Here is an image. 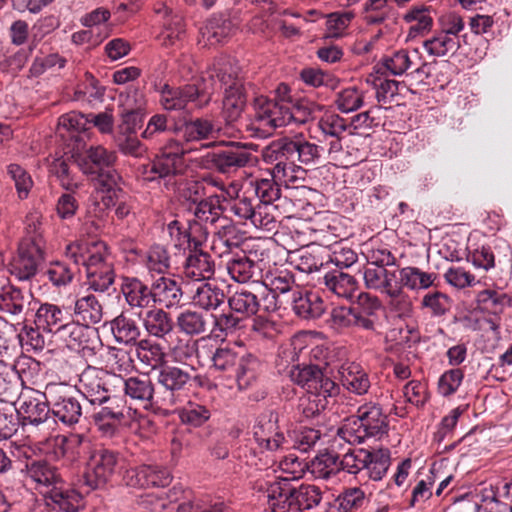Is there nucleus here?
Masks as SVG:
<instances>
[{"instance_id": "18", "label": "nucleus", "mask_w": 512, "mask_h": 512, "mask_svg": "<svg viewBox=\"0 0 512 512\" xmlns=\"http://www.w3.org/2000/svg\"><path fill=\"white\" fill-rule=\"evenodd\" d=\"M44 261V251L35 238H23L16 256L10 262L9 271L20 281L32 279Z\"/></svg>"}, {"instance_id": "58", "label": "nucleus", "mask_w": 512, "mask_h": 512, "mask_svg": "<svg viewBox=\"0 0 512 512\" xmlns=\"http://www.w3.org/2000/svg\"><path fill=\"white\" fill-rule=\"evenodd\" d=\"M7 175L14 182L17 196L20 200L28 198L34 185L29 172L17 163H11L6 168Z\"/></svg>"}, {"instance_id": "1", "label": "nucleus", "mask_w": 512, "mask_h": 512, "mask_svg": "<svg viewBox=\"0 0 512 512\" xmlns=\"http://www.w3.org/2000/svg\"><path fill=\"white\" fill-rule=\"evenodd\" d=\"M71 159L89 178L94 189L105 195L107 204H114V200L122 193V178L116 169V152L102 145H91L83 151L73 153Z\"/></svg>"}, {"instance_id": "10", "label": "nucleus", "mask_w": 512, "mask_h": 512, "mask_svg": "<svg viewBox=\"0 0 512 512\" xmlns=\"http://www.w3.org/2000/svg\"><path fill=\"white\" fill-rule=\"evenodd\" d=\"M42 396L50 405L54 417L53 423L56 422V419L67 426L79 422L82 416V407L74 387L66 383H48Z\"/></svg>"}, {"instance_id": "5", "label": "nucleus", "mask_w": 512, "mask_h": 512, "mask_svg": "<svg viewBox=\"0 0 512 512\" xmlns=\"http://www.w3.org/2000/svg\"><path fill=\"white\" fill-rule=\"evenodd\" d=\"M341 469L349 474L365 475L373 481H381L391 466V452L387 448L349 449L341 458Z\"/></svg>"}, {"instance_id": "43", "label": "nucleus", "mask_w": 512, "mask_h": 512, "mask_svg": "<svg viewBox=\"0 0 512 512\" xmlns=\"http://www.w3.org/2000/svg\"><path fill=\"white\" fill-rule=\"evenodd\" d=\"M122 293L131 307L148 308L153 301L152 287H148L137 278H126L122 285Z\"/></svg>"}, {"instance_id": "56", "label": "nucleus", "mask_w": 512, "mask_h": 512, "mask_svg": "<svg viewBox=\"0 0 512 512\" xmlns=\"http://www.w3.org/2000/svg\"><path fill=\"white\" fill-rule=\"evenodd\" d=\"M229 506L220 498L204 496L181 503L177 512H228Z\"/></svg>"}, {"instance_id": "31", "label": "nucleus", "mask_w": 512, "mask_h": 512, "mask_svg": "<svg viewBox=\"0 0 512 512\" xmlns=\"http://www.w3.org/2000/svg\"><path fill=\"white\" fill-rule=\"evenodd\" d=\"M327 323L331 329L338 333H344L353 327L365 330L375 329V321L361 318L358 314H355V308L348 306L334 307L330 312Z\"/></svg>"}, {"instance_id": "9", "label": "nucleus", "mask_w": 512, "mask_h": 512, "mask_svg": "<svg viewBox=\"0 0 512 512\" xmlns=\"http://www.w3.org/2000/svg\"><path fill=\"white\" fill-rule=\"evenodd\" d=\"M159 103L166 111L202 109L211 101V93L200 83L172 86L167 83L159 88Z\"/></svg>"}, {"instance_id": "7", "label": "nucleus", "mask_w": 512, "mask_h": 512, "mask_svg": "<svg viewBox=\"0 0 512 512\" xmlns=\"http://www.w3.org/2000/svg\"><path fill=\"white\" fill-rule=\"evenodd\" d=\"M121 471L120 454L107 448L95 449L87 462L81 488L85 493L103 489L112 483Z\"/></svg>"}, {"instance_id": "42", "label": "nucleus", "mask_w": 512, "mask_h": 512, "mask_svg": "<svg viewBox=\"0 0 512 512\" xmlns=\"http://www.w3.org/2000/svg\"><path fill=\"white\" fill-rule=\"evenodd\" d=\"M192 205L190 210L193 211L194 217L199 223L214 225L222 213L221 196L216 194L200 200L195 198Z\"/></svg>"}, {"instance_id": "25", "label": "nucleus", "mask_w": 512, "mask_h": 512, "mask_svg": "<svg viewBox=\"0 0 512 512\" xmlns=\"http://www.w3.org/2000/svg\"><path fill=\"white\" fill-rule=\"evenodd\" d=\"M290 304L295 315L301 319H317L326 310V304L322 297L310 290L295 286L290 296Z\"/></svg>"}, {"instance_id": "55", "label": "nucleus", "mask_w": 512, "mask_h": 512, "mask_svg": "<svg viewBox=\"0 0 512 512\" xmlns=\"http://www.w3.org/2000/svg\"><path fill=\"white\" fill-rule=\"evenodd\" d=\"M20 391L19 377L2 360H0V401L14 403Z\"/></svg>"}, {"instance_id": "40", "label": "nucleus", "mask_w": 512, "mask_h": 512, "mask_svg": "<svg viewBox=\"0 0 512 512\" xmlns=\"http://www.w3.org/2000/svg\"><path fill=\"white\" fill-rule=\"evenodd\" d=\"M228 306L246 321L261 311V299L258 294L243 288L228 298Z\"/></svg>"}, {"instance_id": "52", "label": "nucleus", "mask_w": 512, "mask_h": 512, "mask_svg": "<svg viewBox=\"0 0 512 512\" xmlns=\"http://www.w3.org/2000/svg\"><path fill=\"white\" fill-rule=\"evenodd\" d=\"M369 502V497L361 487L345 488L336 498L338 512H358Z\"/></svg>"}, {"instance_id": "45", "label": "nucleus", "mask_w": 512, "mask_h": 512, "mask_svg": "<svg viewBox=\"0 0 512 512\" xmlns=\"http://www.w3.org/2000/svg\"><path fill=\"white\" fill-rule=\"evenodd\" d=\"M192 300L195 306L203 310L202 312H209L224 303L225 293L217 285L202 283L196 288Z\"/></svg>"}, {"instance_id": "32", "label": "nucleus", "mask_w": 512, "mask_h": 512, "mask_svg": "<svg viewBox=\"0 0 512 512\" xmlns=\"http://www.w3.org/2000/svg\"><path fill=\"white\" fill-rule=\"evenodd\" d=\"M32 295L13 285L2 288L0 293V311L15 320L24 319Z\"/></svg>"}, {"instance_id": "3", "label": "nucleus", "mask_w": 512, "mask_h": 512, "mask_svg": "<svg viewBox=\"0 0 512 512\" xmlns=\"http://www.w3.org/2000/svg\"><path fill=\"white\" fill-rule=\"evenodd\" d=\"M389 431L388 415L382 406L373 401L364 402L356 413L345 419L338 435L349 443H363L368 438L381 439Z\"/></svg>"}, {"instance_id": "34", "label": "nucleus", "mask_w": 512, "mask_h": 512, "mask_svg": "<svg viewBox=\"0 0 512 512\" xmlns=\"http://www.w3.org/2000/svg\"><path fill=\"white\" fill-rule=\"evenodd\" d=\"M341 383L350 393L357 396L366 395L371 388L368 372L357 363L343 365L340 370Z\"/></svg>"}, {"instance_id": "60", "label": "nucleus", "mask_w": 512, "mask_h": 512, "mask_svg": "<svg viewBox=\"0 0 512 512\" xmlns=\"http://www.w3.org/2000/svg\"><path fill=\"white\" fill-rule=\"evenodd\" d=\"M341 458L334 452H325L315 457L312 461V472L317 473L319 477L330 478L338 471L342 470Z\"/></svg>"}, {"instance_id": "39", "label": "nucleus", "mask_w": 512, "mask_h": 512, "mask_svg": "<svg viewBox=\"0 0 512 512\" xmlns=\"http://www.w3.org/2000/svg\"><path fill=\"white\" fill-rule=\"evenodd\" d=\"M44 497L50 501L48 505L62 512H77L82 500L81 493L70 488L65 480Z\"/></svg>"}, {"instance_id": "63", "label": "nucleus", "mask_w": 512, "mask_h": 512, "mask_svg": "<svg viewBox=\"0 0 512 512\" xmlns=\"http://www.w3.org/2000/svg\"><path fill=\"white\" fill-rule=\"evenodd\" d=\"M50 172L58 179L60 186L67 191L76 192L81 187V183L71 173L69 164L64 159H55L50 165Z\"/></svg>"}, {"instance_id": "30", "label": "nucleus", "mask_w": 512, "mask_h": 512, "mask_svg": "<svg viewBox=\"0 0 512 512\" xmlns=\"http://www.w3.org/2000/svg\"><path fill=\"white\" fill-rule=\"evenodd\" d=\"M175 324L178 330L186 336H210L212 313L186 309L177 315Z\"/></svg>"}, {"instance_id": "33", "label": "nucleus", "mask_w": 512, "mask_h": 512, "mask_svg": "<svg viewBox=\"0 0 512 512\" xmlns=\"http://www.w3.org/2000/svg\"><path fill=\"white\" fill-rule=\"evenodd\" d=\"M228 274L239 283H246L255 277L261 276V262L255 260L251 255L236 254L226 264Z\"/></svg>"}, {"instance_id": "14", "label": "nucleus", "mask_w": 512, "mask_h": 512, "mask_svg": "<svg viewBox=\"0 0 512 512\" xmlns=\"http://www.w3.org/2000/svg\"><path fill=\"white\" fill-rule=\"evenodd\" d=\"M293 149L291 139L280 138L271 142L263 150V160L273 165L269 172L274 174L278 180L293 182L298 178V173L303 172L301 167L295 163Z\"/></svg>"}, {"instance_id": "36", "label": "nucleus", "mask_w": 512, "mask_h": 512, "mask_svg": "<svg viewBox=\"0 0 512 512\" xmlns=\"http://www.w3.org/2000/svg\"><path fill=\"white\" fill-rule=\"evenodd\" d=\"M153 302L166 308H173L180 304L183 292L180 284L169 277L161 276L152 285Z\"/></svg>"}, {"instance_id": "61", "label": "nucleus", "mask_w": 512, "mask_h": 512, "mask_svg": "<svg viewBox=\"0 0 512 512\" xmlns=\"http://www.w3.org/2000/svg\"><path fill=\"white\" fill-rule=\"evenodd\" d=\"M407 23H413L410 27V35H417L431 29L433 19L429 15V10L425 6H414L404 16Z\"/></svg>"}, {"instance_id": "16", "label": "nucleus", "mask_w": 512, "mask_h": 512, "mask_svg": "<svg viewBox=\"0 0 512 512\" xmlns=\"http://www.w3.org/2000/svg\"><path fill=\"white\" fill-rule=\"evenodd\" d=\"M26 462L21 472L24 474L26 483L33 486L43 496L47 495L57 485L64 481L59 469L45 459H33L27 452H24Z\"/></svg>"}, {"instance_id": "62", "label": "nucleus", "mask_w": 512, "mask_h": 512, "mask_svg": "<svg viewBox=\"0 0 512 512\" xmlns=\"http://www.w3.org/2000/svg\"><path fill=\"white\" fill-rule=\"evenodd\" d=\"M291 146H294L293 154L294 158L300 163L309 165L314 164L320 158L321 147L303 138L291 139Z\"/></svg>"}, {"instance_id": "17", "label": "nucleus", "mask_w": 512, "mask_h": 512, "mask_svg": "<svg viewBox=\"0 0 512 512\" xmlns=\"http://www.w3.org/2000/svg\"><path fill=\"white\" fill-rule=\"evenodd\" d=\"M215 72L218 80L227 86L221 115L227 124H232L240 118L246 105L245 87L226 67L215 68Z\"/></svg>"}, {"instance_id": "44", "label": "nucleus", "mask_w": 512, "mask_h": 512, "mask_svg": "<svg viewBox=\"0 0 512 512\" xmlns=\"http://www.w3.org/2000/svg\"><path fill=\"white\" fill-rule=\"evenodd\" d=\"M277 179L274 174L268 172L266 177H256L250 182L260 202L258 205L268 206V211H270V205L279 200L281 196V188L276 181Z\"/></svg>"}, {"instance_id": "57", "label": "nucleus", "mask_w": 512, "mask_h": 512, "mask_svg": "<svg viewBox=\"0 0 512 512\" xmlns=\"http://www.w3.org/2000/svg\"><path fill=\"white\" fill-rule=\"evenodd\" d=\"M423 46L430 55L442 57L449 52L455 53L460 44L458 38L441 31L432 38L425 40Z\"/></svg>"}, {"instance_id": "59", "label": "nucleus", "mask_w": 512, "mask_h": 512, "mask_svg": "<svg viewBox=\"0 0 512 512\" xmlns=\"http://www.w3.org/2000/svg\"><path fill=\"white\" fill-rule=\"evenodd\" d=\"M210 417L211 411L208 407L194 402H188L179 413V418L183 424L195 428L205 424Z\"/></svg>"}, {"instance_id": "27", "label": "nucleus", "mask_w": 512, "mask_h": 512, "mask_svg": "<svg viewBox=\"0 0 512 512\" xmlns=\"http://www.w3.org/2000/svg\"><path fill=\"white\" fill-rule=\"evenodd\" d=\"M137 315L146 333L157 339H167L173 334L176 327L172 315L163 308L153 306L141 310Z\"/></svg>"}, {"instance_id": "38", "label": "nucleus", "mask_w": 512, "mask_h": 512, "mask_svg": "<svg viewBox=\"0 0 512 512\" xmlns=\"http://www.w3.org/2000/svg\"><path fill=\"white\" fill-rule=\"evenodd\" d=\"M336 396H326L307 393L298 399L294 408V419L297 422L313 419L320 415Z\"/></svg>"}, {"instance_id": "53", "label": "nucleus", "mask_w": 512, "mask_h": 512, "mask_svg": "<svg viewBox=\"0 0 512 512\" xmlns=\"http://www.w3.org/2000/svg\"><path fill=\"white\" fill-rule=\"evenodd\" d=\"M322 500L321 489L312 484L295 485L293 511L304 512L317 507Z\"/></svg>"}, {"instance_id": "4", "label": "nucleus", "mask_w": 512, "mask_h": 512, "mask_svg": "<svg viewBox=\"0 0 512 512\" xmlns=\"http://www.w3.org/2000/svg\"><path fill=\"white\" fill-rule=\"evenodd\" d=\"M211 368L235 382L240 390L254 385L258 377V360L250 354L240 355L229 347H219L211 355Z\"/></svg>"}, {"instance_id": "22", "label": "nucleus", "mask_w": 512, "mask_h": 512, "mask_svg": "<svg viewBox=\"0 0 512 512\" xmlns=\"http://www.w3.org/2000/svg\"><path fill=\"white\" fill-rule=\"evenodd\" d=\"M229 210L241 221L249 220L256 228L271 231L276 227V220L268 206L254 204L253 200L245 195L237 196L229 203Z\"/></svg>"}, {"instance_id": "64", "label": "nucleus", "mask_w": 512, "mask_h": 512, "mask_svg": "<svg viewBox=\"0 0 512 512\" xmlns=\"http://www.w3.org/2000/svg\"><path fill=\"white\" fill-rule=\"evenodd\" d=\"M451 298L440 291L428 292L423 296L421 305L430 311L434 317L444 316L451 309Z\"/></svg>"}, {"instance_id": "19", "label": "nucleus", "mask_w": 512, "mask_h": 512, "mask_svg": "<svg viewBox=\"0 0 512 512\" xmlns=\"http://www.w3.org/2000/svg\"><path fill=\"white\" fill-rule=\"evenodd\" d=\"M85 272L88 289L108 294L110 290L115 291L116 274L112 262L108 260L107 249L89 257Z\"/></svg>"}, {"instance_id": "35", "label": "nucleus", "mask_w": 512, "mask_h": 512, "mask_svg": "<svg viewBox=\"0 0 512 512\" xmlns=\"http://www.w3.org/2000/svg\"><path fill=\"white\" fill-rule=\"evenodd\" d=\"M321 283L329 292L346 300H352L359 287L354 276L340 270L327 272Z\"/></svg>"}, {"instance_id": "37", "label": "nucleus", "mask_w": 512, "mask_h": 512, "mask_svg": "<svg viewBox=\"0 0 512 512\" xmlns=\"http://www.w3.org/2000/svg\"><path fill=\"white\" fill-rule=\"evenodd\" d=\"M215 264L207 252L187 254L183 264V274L193 281L210 279L214 274Z\"/></svg>"}, {"instance_id": "50", "label": "nucleus", "mask_w": 512, "mask_h": 512, "mask_svg": "<svg viewBox=\"0 0 512 512\" xmlns=\"http://www.w3.org/2000/svg\"><path fill=\"white\" fill-rule=\"evenodd\" d=\"M111 331L118 343L132 344L141 335L137 322L123 313L111 321Z\"/></svg>"}, {"instance_id": "26", "label": "nucleus", "mask_w": 512, "mask_h": 512, "mask_svg": "<svg viewBox=\"0 0 512 512\" xmlns=\"http://www.w3.org/2000/svg\"><path fill=\"white\" fill-rule=\"evenodd\" d=\"M16 412L23 428L29 425L39 427L52 421L50 405L44 397L43 399L32 396L21 397Z\"/></svg>"}, {"instance_id": "20", "label": "nucleus", "mask_w": 512, "mask_h": 512, "mask_svg": "<svg viewBox=\"0 0 512 512\" xmlns=\"http://www.w3.org/2000/svg\"><path fill=\"white\" fill-rule=\"evenodd\" d=\"M119 386H123L125 395L131 400L139 402L145 410L155 414L166 412L164 405L157 402L161 398V392L155 391L154 384L150 378L146 376L122 378V382L118 383Z\"/></svg>"}, {"instance_id": "29", "label": "nucleus", "mask_w": 512, "mask_h": 512, "mask_svg": "<svg viewBox=\"0 0 512 512\" xmlns=\"http://www.w3.org/2000/svg\"><path fill=\"white\" fill-rule=\"evenodd\" d=\"M363 280L367 289L378 291L388 297L397 296L399 284L396 272L386 268L367 265L363 271Z\"/></svg>"}, {"instance_id": "41", "label": "nucleus", "mask_w": 512, "mask_h": 512, "mask_svg": "<svg viewBox=\"0 0 512 512\" xmlns=\"http://www.w3.org/2000/svg\"><path fill=\"white\" fill-rule=\"evenodd\" d=\"M74 314L78 322H83L82 327L86 330L89 325L97 324L101 321L103 308L98 298L88 293L77 298L74 306Z\"/></svg>"}, {"instance_id": "12", "label": "nucleus", "mask_w": 512, "mask_h": 512, "mask_svg": "<svg viewBox=\"0 0 512 512\" xmlns=\"http://www.w3.org/2000/svg\"><path fill=\"white\" fill-rule=\"evenodd\" d=\"M35 324L38 329L59 334L61 339L68 342V346L74 343L82 342L84 337V327L74 323L65 322L66 317L63 310L51 303H43L36 311Z\"/></svg>"}, {"instance_id": "49", "label": "nucleus", "mask_w": 512, "mask_h": 512, "mask_svg": "<svg viewBox=\"0 0 512 512\" xmlns=\"http://www.w3.org/2000/svg\"><path fill=\"white\" fill-rule=\"evenodd\" d=\"M204 35L211 45L220 44L233 35L236 27L231 19L224 15H213L205 26Z\"/></svg>"}, {"instance_id": "2", "label": "nucleus", "mask_w": 512, "mask_h": 512, "mask_svg": "<svg viewBox=\"0 0 512 512\" xmlns=\"http://www.w3.org/2000/svg\"><path fill=\"white\" fill-rule=\"evenodd\" d=\"M323 106L309 101H300L293 107L284 98L270 99L258 96L254 99L255 121L263 127L276 129L291 123L304 124L321 112Z\"/></svg>"}, {"instance_id": "11", "label": "nucleus", "mask_w": 512, "mask_h": 512, "mask_svg": "<svg viewBox=\"0 0 512 512\" xmlns=\"http://www.w3.org/2000/svg\"><path fill=\"white\" fill-rule=\"evenodd\" d=\"M203 148H211L214 150L206 154V161L210 163L209 167H213L222 174L235 172L240 168H244L254 161L252 153L247 147L240 142H208L202 145Z\"/></svg>"}, {"instance_id": "13", "label": "nucleus", "mask_w": 512, "mask_h": 512, "mask_svg": "<svg viewBox=\"0 0 512 512\" xmlns=\"http://www.w3.org/2000/svg\"><path fill=\"white\" fill-rule=\"evenodd\" d=\"M122 378L102 368L87 366L79 375V386L76 390L92 405H103L108 393H115Z\"/></svg>"}, {"instance_id": "28", "label": "nucleus", "mask_w": 512, "mask_h": 512, "mask_svg": "<svg viewBox=\"0 0 512 512\" xmlns=\"http://www.w3.org/2000/svg\"><path fill=\"white\" fill-rule=\"evenodd\" d=\"M219 128L207 118H183L174 124V131L186 144L214 138Z\"/></svg>"}, {"instance_id": "54", "label": "nucleus", "mask_w": 512, "mask_h": 512, "mask_svg": "<svg viewBox=\"0 0 512 512\" xmlns=\"http://www.w3.org/2000/svg\"><path fill=\"white\" fill-rule=\"evenodd\" d=\"M137 355L141 362L158 372L161 366H165L166 353L160 343L145 339L138 342Z\"/></svg>"}, {"instance_id": "46", "label": "nucleus", "mask_w": 512, "mask_h": 512, "mask_svg": "<svg viewBox=\"0 0 512 512\" xmlns=\"http://www.w3.org/2000/svg\"><path fill=\"white\" fill-rule=\"evenodd\" d=\"M400 281L398 284L401 288L406 287L410 290L428 289L434 286L437 279L435 273H429L418 267L407 266L399 270Z\"/></svg>"}, {"instance_id": "51", "label": "nucleus", "mask_w": 512, "mask_h": 512, "mask_svg": "<svg viewBox=\"0 0 512 512\" xmlns=\"http://www.w3.org/2000/svg\"><path fill=\"white\" fill-rule=\"evenodd\" d=\"M107 249L106 244L102 241L97 242H75L67 245L65 255L74 265H83L86 269L88 259L92 254L97 255L100 251Z\"/></svg>"}, {"instance_id": "15", "label": "nucleus", "mask_w": 512, "mask_h": 512, "mask_svg": "<svg viewBox=\"0 0 512 512\" xmlns=\"http://www.w3.org/2000/svg\"><path fill=\"white\" fill-rule=\"evenodd\" d=\"M289 374L291 380L306 389L307 393L338 396L340 392L339 385L322 371L319 364L298 363Z\"/></svg>"}, {"instance_id": "21", "label": "nucleus", "mask_w": 512, "mask_h": 512, "mask_svg": "<svg viewBox=\"0 0 512 512\" xmlns=\"http://www.w3.org/2000/svg\"><path fill=\"white\" fill-rule=\"evenodd\" d=\"M295 476H277L258 486L266 494L269 507L273 512L292 510L295 495Z\"/></svg>"}, {"instance_id": "23", "label": "nucleus", "mask_w": 512, "mask_h": 512, "mask_svg": "<svg viewBox=\"0 0 512 512\" xmlns=\"http://www.w3.org/2000/svg\"><path fill=\"white\" fill-rule=\"evenodd\" d=\"M279 415L276 411L268 410L261 413L253 427L254 438L260 447L275 451L283 447L285 438L279 431Z\"/></svg>"}, {"instance_id": "48", "label": "nucleus", "mask_w": 512, "mask_h": 512, "mask_svg": "<svg viewBox=\"0 0 512 512\" xmlns=\"http://www.w3.org/2000/svg\"><path fill=\"white\" fill-rule=\"evenodd\" d=\"M245 327V320L229 309L220 314L212 313L211 335L215 337L228 336Z\"/></svg>"}, {"instance_id": "47", "label": "nucleus", "mask_w": 512, "mask_h": 512, "mask_svg": "<svg viewBox=\"0 0 512 512\" xmlns=\"http://www.w3.org/2000/svg\"><path fill=\"white\" fill-rule=\"evenodd\" d=\"M174 131V125L168 124V116L164 113H156L150 117L145 129L141 133V138L151 143L160 144L163 140H167Z\"/></svg>"}, {"instance_id": "6", "label": "nucleus", "mask_w": 512, "mask_h": 512, "mask_svg": "<svg viewBox=\"0 0 512 512\" xmlns=\"http://www.w3.org/2000/svg\"><path fill=\"white\" fill-rule=\"evenodd\" d=\"M203 379V376L195 373L193 367L186 368L170 364L161 366L157 372L156 381L164 391L161 392V398L157 402L164 405L167 412L177 403L181 395L192 389L195 383L202 386Z\"/></svg>"}, {"instance_id": "24", "label": "nucleus", "mask_w": 512, "mask_h": 512, "mask_svg": "<svg viewBox=\"0 0 512 512\" xmlns=\"http://www.w3.org/2000/svg\"><path fill=\"white\" fill-rule=\"evenodd\" d=\"M125 481L131 487L160 488L171 483L172 475L169 469L164 466L144 464L128 470Z\"/></svg>"}, {"instance_id": "8", "label": "nucleus", "mask_w": 512, "mask_h": 512, "mask_svg": "<svg viewBox=\"0 0 512 512\" xmlns=\"http://www.w3.org/2000/svg\"><path fill=\"white\" fill-rule=\"evenodd\" d=\"M191 151V148H185L179 140L171 137L160 146L159 154L151 163L149 180L162 179L167 188H174L176 185L175 177L182 175L186 170L184 156Z\"/></svg>"}]
</instances>
